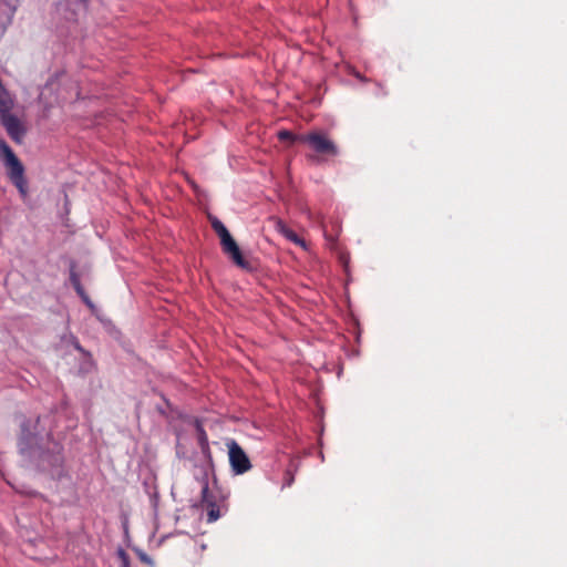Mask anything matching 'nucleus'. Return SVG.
<instances>
[{
    "instance_id": "1",
    "label": "nucleus",
    "mask_w": 567,
    "mask_h": 567,
    "mask_svg": "<svg viewBox=\"0 0 567 567\" xmlns=\"http://www.w3.org/2000/svg\"><path fill=\"white\" fill-rule=\"evenodd\" d=\"M0 161L7 168V174L12 184L24 198L28 195V183L24 177V167L7 142L0 138Z\"/></svg>"
},
{
    "instance_id": "2",
    "label": "nucleus",
    "mask_w": 567,
    "mask_h": 567,
    "mask_svg": "<svg viewBox=\"0 0 567 567\" xmlns=\"http://www.w3.org/2000/svg\"><path fill=\"white\" fill-rule=\"evenodd\" d=\"M212 226L220 238L224 252L229 256L234 264L246 270L251 269L249 261L243 257L237 243L234 240L226 226L217 218L212 220Z\"/></svg>"
},
{
    "instance_id": "3",
    "label": "nucleus",
    "mask_w": 567,
    "mask_h": 567,
    "mask_svg": "<svg viewBox=\"0 0 567 567\" xmlns=\"http://www.w3.org/2000/svg\"><path fill=\"white\" fill-rule=\"evenodd\" d=\"M300 143L307 144L313 152L318 154H328L336 156L338 155L337 145L328 138L324 133L321 132H311L308 134H302L298 137Z\"/></svg>"
},
{
    "instance_id": "4",
    "label": "nucleus",
    "mask_w": 567,
    "mask_h": 567,
    "mask_svg": "<svg viewBox=\"0 0 567 567\" xmlns=\"http://www.w3.org/2000/svg\"><path fill=\"white\" fill-rule=\"evenodd\" d=\"M228 449V458L231 472L236 475H241L251 468V463L245 451L235 440L226 442Z\"/></svg>"
},
{
    "instance_id": "5",
    "label": "nucleus",
    "mask_w": 567,
    "mask_h": 567,
    "mask_svg": "<svg viewBox=\"0 0 567 567\" xmlns=\"http://www.w3.org/2000/svg\"><path fill=\"white\" fill-rule=\"evenodd\" d=\"M0 122L4 126L9 136L16 142L21 143L25 135V127L22 122L11 112L0 114Z\"/></svg>"
},
{
    "instance_id": "6",
    "label": "nucleus",
    "mask_w": 567,
    "mask_h": 567,
    "mask_svg": "<svg viewBox=\"0 0 567 567\" xmlns=\"http://www.w3.org/2000/svg\"><path fill=\"white\" fill-rule=\"evenodd\" d=\"M16 8L6 0H0V39L4 34L7 28L11 24Z\"/></svg>"
},
{
    "instance_id": "7",
    "label": "nucleus",
    "mask_w": 567,
    "mask_h": 567,
    "mask_svg": "<svg viewBox=\"0 0 567 567\" xmlns=\"http://www.w3.org/2000/svg\"><path fill=\"white\" fill-rule=\"evenodd\" d=\"M284 237L286 239H288L289 241L302 247V248H307V245H306V241L303 239H301L293 230L289 229L288 231H286V234L284 235Z\"/></svg>"
},
{
    "instance_id": "8",
    "label": "nucleus",
    "mask_w": 567,
    "mask_h": 567,
    "mask_svg": "<svg viewBox=\"0 0 567 567\" xmlns=\"http://www.w3.org/2000/svg\"><path fill=\"white\" fill-rule=\"evenodd\" d=\"M73 279V284H74V287H75V290L76 292L82 297L83 301L90 307V308H93V303L92 301L90 300V298L85 295L80 281L78 278H75V276L72 277Z\"/></svg>"
},
{
    "instance_id": "9",
    "label": "nucleus",
    "mask_w": 567,
    "mask_h": 567,
    "mask_svg": "<svg viewBox=\"0 0 567 567\" xmlns=\"http://www.w3.org/2000/svg\"><path fill=\"white\" fill-rule=\"evenodd\" d=\"M300 135H293L291 132L289 131H280L278 132V138L280 141H291V142H299L298 141V137Z\"/></svg>"
},
{
    "instance_id": "10",
    "label": "nucleus",
    "mask_w": 567,
    "mask_h": 567,
    "mask_svg": "<svg viewBox=\"0 0 567 567\" xmlns=\"http://www.w3.org/2000/svg\"><path fill=\"white\" fill-rule=\"evenodd\" d=\"M117 555L121 560V567H130V558L125 550L118 549Z\"/></svg>"
},
{
    "instance_id": "11",
    "label": "nucleus",
    "mask_w": 567,
    "mask_h": 567,
    "mask_svg": "<svg viewBox=\"0 0 567 567\" xmlns=\"http://www.w3.org/2000/svg\"><path fill=\"white\" fill-rule=\"evenodd\" d=\"M276 229L278 233H280L284 236L286 234V231H288L290 228L287 227V225L282 220L278 219L276 221Z\"/></svg>"
},
{
    "instance_id": "12",
    "label": "nucleus",
    "mask_w": 567,
    "mask_h": 567,
    "mask_svg": "<svg viewBox=\"0 0 567 567\" xmlns=\"http://www.w3.org/2000/svg\"><path fill=\"white\" fill-rule=\"evenodd\" d=\"M219 518V509L214 506L208 512V522H215Z\"/></svg>"
},
{
    "instance_id": "13",
    "label": "nucleus",
    "mask_w": 567,
    "mask_h": 567,
    "mask_svg": "<svg viewBox=\"0 0 567 567\" xmlns=\"http://www.w3.org/2000/svg\"><path fill=\"white\" fill-rule=\"evenodd\" d=\"M137 555H138V557H140V559H141L142 561H144V563H146V564H148V565H152V564H153L152 559H151V558H150V557H148L144 551H141V550H140V551H137Z\"/></svg>"
},
{
    "instance_id": "14",
    "label": "nucleus",
    "mask_w": 567,
    "mask_h": 567,
    "mask_svg": "<svg viewBox=\"0 0 567 567\" xmlns=\"http://www.w3.org/2000/svg\"><path fill=\"white\" fill-rule=\"evenodd\" d=\"M208 492V484L205 483L202 487V494H203V499H206V494Z\"/></svg>"
},
{
    "instance_id": "15",
    "label": "nucleus",
    "mask_w": 567,
    "mask_h": 567,
    "mask_svg": "<svg viewBox=\"0 0 567 567\" xmlns=\"http://www.w3.org/2000/svg\"><path fill=\"white\" fill-rule=\"evenodd\" d=\"M198 427H199V430H200V433H202L203 439H206V433L204 432V430H203L200 426H198Z\"/></svg>"
},
{
    "instance_id": "16",
    "label": "nucleus",
    "mask_w": 567,
    "mask_h": 567,
    "mask_svg": "<svg viewBox=\"0 0 567 567\" xmlns=\"http://www.w3.org/2000/svg\"><path fill=\"white\" fill-rule=\"evenodd\" d=\"M79 6H81L82 8H85L84 0H79Z\"/></svg>"
},
{
    "instance_id": "17",
    "label": "nucleus",
    "mask_w": 567,
    "mask_h": 567,
    "mask_svg": "<svg viewBox=\"0 0 567 567\" xmlns=\"http://www.w3.org/2000/svg\"><path fill=\"white\" fill-rule=\"evenodd\" d=\"M61 460H62V458H61V455H60V452H59V453H58L56 461H59V462H60Z\"/></svg>"
}]
</instances>
